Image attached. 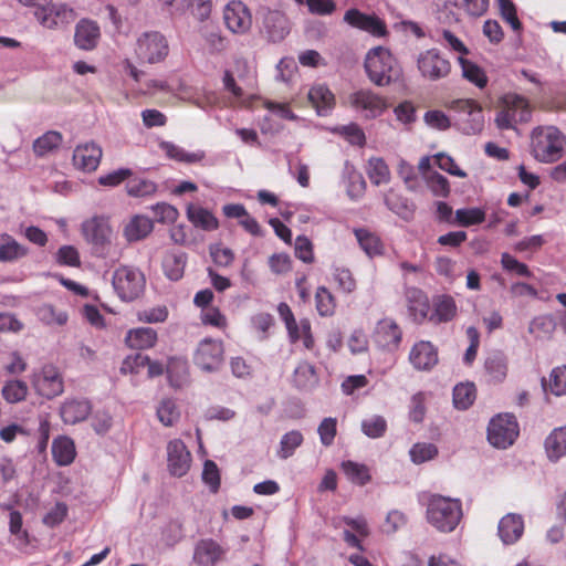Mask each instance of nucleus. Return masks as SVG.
I'll list each match as a JSON object with an SVG mask.
<instances>
[{
    "label": "nucleus",
    "mask_w": 566,
    "mask_h": 566,
    "mask_svg": "<svg viewBox=\"0 0 566 566\" xmlns=\"http://www.w3.org/2000/svg\"><path fill=\"white\" fill-rule=\"evenodd\" d=\"M408 308L413 321L420 323L427 318L430 304L428 296L419 289H411L407 292Z\"/></svg>",
    "instance_id": "obj_29"
},
{
    "label": "nucleus",
    "mask_w": 566,
    "mask_h": 566,
    "mask_svg": "<svg viewBox=\"0 0 566 566\" xmlns=\"http://www.w3.org/2000/svg\"><path fill=\"white\" fill-rule=\"evenodd\" d=\"M485 220V212L481 208L458 209L454 213L455 224L471 227L481 224Z\"/></svg>",
    "instance_id": "obj_48"
},
{
    "label": "nucleus",
    "mask_w": 566,
    "mask_h": 566,
    "mask_svg": "<svg viewBox=\"0 0 566 566\" xmlns=\"http://www.w3.org/2000/svg\"><path fill=\"white\" fill-rule=\"evenodd\" d=\"M449 108L467 116L461 120V129L467 135H475L484 127V116L481 104L472 98L454 99Z\"/></svg>",
    "instance_id": "obj_9"
},
{
    "label": "nucleus",
    "mask_w": 566,
    "mask_h": 566,
    "mask_svg": "<svg viewBox=\"0 0 566 566\" xmlns=\"http://www.w3.org/2000/svg\"><path fill=\"white\" fill-rule=\"evenodd\" d=\"M59 413L65 424L83 422L92 413V403L86 398H67L60 408Z\"/></svg>",
    "instance_id": "obj_18"
},
{
    "label": "nucleus",
    "mask_w": 566,
    "mask_h": 566,
    "mask_svg": "<svg viewBox=\"0 0 566 566\" xmlns=\"http://www.w3.org/2000/svg\"><path fill=\"white\" fill-rule=\"evenodd\" d=\"M315 304L317 313L322 317H328L334 315L336 310V300L327 287H317L315 293Z\"/></svg>",
    "instance_id": "obj_46"
},
{
    "label": "nucleus",
    "mask_w": 566,
    "mask_h": 566,
    "mask_svg": "<svg viewBox=\"0 0 566 566\" xmlns=\"http://www.w3.org/2000/svg\"><path fill=\"white\" fill-rule=\"evenodd\" d=\"M191 464V454L180 439L167 444V465L170 474L181 478L187 474Z\"/></svg>",
    "instance_id": "obj_15"
},
{
    "label": "nucleus",
    "mask_w": 566,
    "mask_h": 566,
    "mask_svg": "<svg viewBox=\"0 0 566 566\" xmlns=\"http://www.w3.org/2000/svg\"><path fill=\"white\" fill-rule=\"evenodd\" d=\"M28 391L29 388L27 382L13 379L4 382L1 389V395L7 402L17 403L27 398Z\"/></svg>",
    "instance_id": "obj_43"
},
{
    "label": "nucleus",
    "mask_w": 566,
    "mask_h": 566,
    "mask_svg": "<svg viewBox=\"0 0 566 566\" xmlns=\"http://www.w3.org/2000/svg\"><path fill=\"white\" fill-rule=\"evenodd\" d=\"M343 21L348 27L366 32L375 38H381L387 34L385 20L378 18L375 13H365L357 8L348 9L344 13Z\"/></svg>",
    "instance_id": "obj_11"
},
{
    "label": "nucleus",
    "mask_w": 566,
    "mask_h": 566,
    "mask_svg": "<svg viewBox=\"0 0 566 566\" xmlns=\"http://www.w3.org/2000/svg\"><path fill=\"white\" fill-rule=\"evenodd\" d=\"M53 459L59 465L71 464L76 455L75 446L71 438L59 437L52 443Z\"/></svg>",
    "instance_id": "obj_32"
},
{
    "label": "nucleus",
    "mask_w": 566,
    "mask_h": 566,
    "mask_svg": "<svg viewBox=\"0 0 566 566\" xmlns=\"http://www.w3.org/2000/svg\"><path fill=\"white\" fill-rule=\"evenodd\" d=\"M484 368L491 380L500 382L507 374V360L502 353H493L485 359Z\"/></svg>",
    "instance_id": "obj_36"
},
{
    "label": "nucleus",
    "mask_w": 566,
    "mask_h": 566,
    "mask_svg": "<svg viewBox=\"0 0 566 566\" xmlns=\"http://www.w3.org/2000/svg\"><path fill=\"white\" fill-rule=\"evenodd\" d=\"M263 29L270 41L280 42L290 33V22L282 11L266 10L263 13Z\"/></svg>",
    "instance_id": "obj_21"
},
{
    "label": "nucleus",
    "mask_w": 566,
    "mask_h": 566,
    "mask_svg": "<svg viewBox=\"0 0 566 566\" xmlns=\"http://www.w3.org/2000/svg\"><path fill=\"white\" fill-rule=\"evenodd\" d=\"M62 134L55 130H49L33 143V151L36 156L43 157L62 144Z\"/></svg>",
    "instance_id": "obj_37"
},
{
    "label": "nucleus",
    "mask_w": 566,
    "mask_h": 566,
    "mask_svg": "<svg viewBox=\"0 0 566 566\" xmlns=\"http://www.w3.org/2000/svg\"><path fill=\"white\" fill-rule=\"evenodd\" d=\"M308 101L319 115H325L335 105L334 94L323 84L312 86L308 92Z\"/></svg>",
    "instance_id": "obj_28"
},
{
    "label": "nucleus",
    "mask_w": 566,
    "mask_h": 566,
    "mask_svg": "<svg viewBox=\"0 0 566 566\" xmlns=\"http://www.w3.org/2000/svg\"><path fill=\"white\" fill-rule=\"evenodd\" d=\"M354 233L359 247L367 255L375 256L382 253L384 245L376 233L370 232L367 229H355Z\"/></svg>",
    "instance_id": "obj_34"
},
{
    "label": "nucleus",
    "mask_w": 566,
    "mask_h": 566,
    "mask_svg": "<svg viewBox=\"0 0 566 566\" xmlns=\"http://www.w3.org/2000/svg\"><path fill=\"white\" fill-rule=\"evenodd\" d=\"M91 426L97 434H105L113 426V418L105 409H98L92 413Z\"/></svg>",
    "instance_id": "obj_60"
},
{
    "label": "nucleus",
    "mask_w": 566,
    "mask_h": 566,
    "mask_svg": "<svg viewBox=\"0 0 566 566\" xmlns=\"http://www.w3.org/2000/svg\"><path fill=\"white\" fill-rule=\"evenodd\" d=\"M101 39V30L95 21L82 19L77 22L74 32V43L83 51L94 50Z\"/></svg>",
    "instance_id": "obj_22"
},
{
    "label": "nucleus",
    "mask_w": 566,
    "mask_h": 566,
    "mask_svg": "<svg viewBox=\"0 0 566 566\" xmlns=\"http://www.w3.org/2000/svg\"><path fill=\"white\" fill-rule=\"evenodd\" d=\"M201 322L205 325H210L219 329H226L228 326L227 317L214 306L201 311Z\"/></svg>",
    "instance_id": "obj_59"
},
{
    "label": "nucleus",
    "mask_w": 566,
    "mask_h": 566,
    "mask_svg": "<svg viewBox=\"0 0 566 566\" xmlns=\"http://www.w3.org/2000/svg\"><path fill=\"white\" fill-rule=\"evenodd\" d=\"M417 66L422 77L429 81H439L451 72V63L437 49L421 52L417 59Z\"/></svg>",
    "instance_id": "obj_10"
},
{
    "label": "nucleus",
    "mask_w": 566,
    "mask_h": 566,
    "mask_svg": "<svg viewBox=\"0 0 566 566\" xmlns=\"http://www.w3.org/2000/svg\"><path fill=\"white\" fill-rule=\"evenodd\" d=\"M133 176V171L129 168H119L108 174L98 177L97 181L103 187H116L129 179Z\"/></svg>",
    "instance_id": "obj_64"
},
{
    "label": "nucleus",
    "mask_w": 566,
    "mask_h": 566,
    "mask_svg": "<svg viewBox=\"0 0 566 566\" xmlns=\"http://www.w3.org/2000/svg\"><path fill=\"white\" fill-rule=\"evenodd\" d=\"M187 217L196 227L205 231H213L219 228V221L214 214L200 206L189 205L187 208Z\"/></svg>",
    "instance_id": "obj_30"
},
{
    "label": "nucleus",
    "mask_w": 566,
    "mask_h": 566,
    "mask_svg": "<svg viewBox=\"0 0 566 566\" xmlns=\"http://www.w3.org/2000/svg\"><path fill=\"white\" fill-rule=\"evenodd\" d=\"M202 480L209 486L212 493L220 489V472L218 465L212 460H207L203 464Z\"/></svg>",
    "instance_id": "obj_61"
},
{
    "label": "nucleus",
    "mask_w": 566,
    "mask_h": 566,
    "mask_svg": "<svg viewBox=\"0 0 566 566\" xmlns=\"http://www.w3.org/2000/svg\"><path fill=\"white\" fill-rule=\"evenodd\" d=\"M459 63L462 69V75L465 80L479 88H484L488 85V76L482 67L463 56L459 57Z\"/></svg>",
    "instance_id": "obj_40"
},
{
    "label": "nucleus",
    "mask_w": 566,
    "mask_h": 566,
    "mask_svg": "<svg viewBox=\"0 0 566 566\" xmlns=\"http://www.w3.org/2000/svg\"><path fill=\"white\" fill-rule=\"evenodd\" d=\"M545 451L553 462L566 455V426L555 428L545 439Z\"/></svg>",
    "instance_id": "obj_27"
},
{
    "label": "nucleus",
    "mask_w": 566,
    "mask_h": 566,
    "mask_svg": "<svg viewBox=\"0 0 566 566\" xmlns=\"http://www.w3.org/2000/svg\"><path fill=\"white\" fill-rule=\"evenodd\" d=\"M226 551L211 538L201 539L195 548L193 558L200 566H214L223 558Z\"/></svg>",
    "instance_id": "obj_24"
},
{
    "label": "nucleus",
    "mask_w": 566,
    "mask_h": 566,
    "mask_svg": "<svg viewBox=\"0 0 566 566\" xmlns=\"http://www.w3.org/2000/svg\"><path fill=\"white\" fill-rule=\"evenodd\" d=\"M499 10L502 19L506 21L514 31L522 29V23L517 17L516 7L512 0H497Z\"/></svg>",
    "instance_id": "obj_55"
},
{
    "label": "nucleus",
    "mask_w": 566,
    "mask_h": 566,
    "mask_svg": "<svg viewBox=\"0 0 566 566\" xmlns=\"http://www.w3.org/2000/svg\"><path fill=\"white\" fill-rule=\"evenodd\" d=\"M135 53L140 62H161L169 53L168 41L160 32H145L137 39Z\"/></svg>",
    "instance_id": "obj_7"
},
{
    "label": "nucleus",
    "mask_w": 566,
    "mask_h": 566,
    "mask_svg": "<svg viewBox=\"0 0 566 566\" xmlns=\"http://www.w3.org/2000/svg\"><path fill=\"white\" fill-rule=\"evenodd\" d=\"M83 235L95 251L103 253L112 241V228L108 220L103 217H94L82 224Z\"/></svg>",
    "instance_id": "obj_13"
},
{
    "label": "nucleus",
    "mask_w": 566,
    "mask_h": 566,
    "mask_svg": "<svg viewBox=\"0 0 566 566\" xmlns=\"http://www.w3.org/2000/svg\"><path fill=\"white\" fill-rule=\"evenodd\" d=\"M335 132L342 135L349 144L355 146H363L366 142L364 130L355 123L339 126Z\"/></svg>",
    "instance_id": "obj_56"
},
{
    "label": "nucleus",
    "mask_w": 566,
    "mask_h": 566,
    "mask_svg": "<svg viewBox=\"0 0 566 566\" xmlns=\"http://www.w3.org/2000/svg\"><path fill=\"white\" fill-rule=\"evenodd\" d=\"M102 148L95 143L77 145L73 151V164L82 171H95L102 159Z\"/></svg>",
    "instance_id": "obj_20"
},
{
    "label": "nucleus",
    "mask_w": 566,
    "mask_h": 566,
    "mask_svg": "<svg viewBox=\"0 0 566 566\" xmlns=\"http://www.w3.org/2000/svg\"><path fill=\"white\" fill-rule=\"evenodd\" d=\"M55 260L64 266L77 268L81 265L80 253L73 245H62L55 254Z\"/></svg>",
    "instance_id": "obj_58"
},
{
    "label": "nucleus",
    "mask_w": 566,
    "mask_h": 566,
    "mask_svg": "<svg viewBox=\"0 0 566 566\" xmlns=\"http://www.w3.org/2000/svg\"><path fill=\"white\" fill-rule=\"evenodd\" d=\"M153 221L144 216H135L125 226L124 235L129 242L139 241L153 231Z\"/></svg>",
    "instance_id": "obj_31"
},
{
    "label": "nucleus",
    "mask_w": 566,
    "mask_h": 566,
    "mask_svg": "<svg viewBox=\"0 0 566 566\" xmlns=\"http://www.w3.org/2000/svg\"><path fill=\"white\" fill-rule=\"evenodd\" d=\"M223 344L221 340L202 339L193 355L195 364L206 371L217 370L223 361Z\"/></svg>",
    "instance_id": "obj_12"
},
{
    "label": "nucleus",
    "mask_w": 566,
    "mask_h": 566,
    "mask_svg": "<svg viewBox=\"0 0 566 566\" xmlns=\"http://www.w3.org/2000/svg\"><path fill=\"white\" fill-rule=\"evenodd\" d=\"M361 430L373 439L382 437L387 430V421L381 416H373L361 422Z\"/></svg>",
    "instance_id": "obj_53"
},
{
    "label": "nucleus",
    "mask_w": 566,
    "mask_h": 566,
    "mask_svg": "<svg viewBox=\"0 0 566 566\" xmlns=\"http://www.w3.org/2000/svg\"><path fill=\"white\" fill-rule=\"evenodd\" d=\"M457 314V305L451 296H441L434 303V311L430 316V321L436 323L449 322Z\"/></svg>",
    "instance_id": "obj_41"
},
{
    "label": "nucleus",
    "mask_w": 566,
    "mask_h": 566,
    "mask_svg": "<svg viewBox=\"0 0 566 566\" xmlns=\"http://www.w3.org/2000/svg\"><path fill=\"white\" fill-rule=\"evenodd\" d=\"M518 434V422L512 413H500L493 417L488 426V440L497 449L511 447Z\"/></svg>",
    "instance_id": "obj_5"
},
{
    "label": "nucleus",
    "mask_w": 566,
    "mask_h": 566,
    "mask_svg": "<svg viewBox=\"0 0 566 566\" xmlns=\"http://www.w3.org/2000/svg\"><path fill=\"white\" fill-rule=\"evenodd\" d=\"M157 416L164 426L169 427L178 420L179 411L171 399H165L160 402L157 409Z\"/></svg>",
    "instance_id": "obj_57"
},
{
    "label": "nucleus",
    "mask_w": 566,
    "mask_h": 566,
    "mask_svg": "<svg viewBox=\"0 0 566 566\" xmlns=\"http://www.w3.org/2000/svg\"><path fill=\"white\" fill-rule=\"evenodd\" d=\"M438 453V449L432 443H416L410 450L411 460L415 463H423L433 459Z\"/></svg>",
    "instance_id": "obj_63"
},
{
    "label": "nucleus",
    "mask_w": 566,
    "mask_h": 566,
    "mask_svg": "<svg viewBox=\"0 0 566 566\" xmlns=\"http://www.w3.org/2000/svg\"><path fill=\"white\" fill-rule=\"evenodd\" d=\"M340 469L347 480L356 485H366L371 480L369 468L366 464L347 460L342 462Z\"/></svg>",
    "instance_id": "obj_33"
},
{
    "label": "nucleus",
    "mask_w": 566,
    "mask_h": 566,
    "mask_svg": "<svg viewBox=\"0 0 566 566\" xmlns=\"http://www.w3.org/2000/svg\"><path fill=\"white\" fill-rule=\"evenodd\" d=\"M158 336L151 327L129 329L125 337L126 345L132 349H148L155 346Z\"/></svg>",
    "instance_id": "obj_26"
},
{
    "label": "nucleus",
    "mask_w": 566,
    "mask_h": 566,
    "mask_svg": "<svg viewBox=\"0 0 566 566\" xmlns=\"http://www.w3.org/2000/svg\"><path fill=\"white\" fill-rule=\"evenodd\" d=\"M409 361L417 370H431L439 361L438 348L428 340H420L412 346Z\"/></svg>",
    "instance_id": "obj_19"
},
{
    "label": "nucleus",
    "mask_w": 566,
    "mask_h": 566,
    "mask_svg": "<svg viewBox=\"0 0 566 566\" xmlns=\"http://www.w3.org/2000/svg\"><path fill=\"white\" fill-rule=\"evenodd\" d=\"M145 283V276L138 269L122 265L114 271V290L125 302L138 298L144 293Z\"/></svg>",
    "instance_id": "obj_4"
},
{
    "label": "nucleus",
    "mask_w": 566,
    "mask_h": 566,
    "mask_svg": "<svg viewBox=\"0 0 566 566\" xmlns=\"http://www.w3.org/2000/svg\"><path fill=\"white\" fill-rule=\"evenodd\" d=\"M368 177L375 185L386 184L389 179V168L381 158H371L368 163Z\"/></svg>",
    "instance_id": "obj_51"
},
{
    "label": "nucleus",
    "mask_w": 566,
    "mask_h": 566,
    "mask_svg": "<svg viewBox=\"0 0 566 566\" xmlns=\"http://www.w3.org/2000/svg\"><path fill=\"white\" fill-rule=\"evenodd\" d=\"M565 145V136L554 126H538L532 130V155L541 163L558 160L563 155Z\"/></svg>",
    "instance_id": "obj_3"
},
{
    "label": "nucleus",
    "mask_w": 566,
    "mask_h": 566,
    "mask_svg": "<svg viewBox=\"0 0 566 566\" xmlns=\"http://www.w3.org/2000/svg\"><path fill=\"white\" fill-rule=\"evenodd\" d=\"M426 515L428 522L439 532H452L462 518L461 501L433 494L428 501Z\"/></svg>",
    "instance_id": "obj_1"
},
{
    "label": "nucleus",
    "mask_w": 566,
    "mask_h": 566,
    "mask_svg": "<svg viewBox=\"0 0 566 566\" xmlns=\"http://www.w3.org/2000/svg\"><path fill=\"white\" fill-rule=\"evenodd\" d=\"M350 105L366 118H375L386 109V101L370 91H358L349 96Z\"/></svg>",
    "instance_id": "obj_17"
},
{
    "label": "nucleus",
    "mask_w": 566,
    "mask_h": 566,
    "mask_svg": "<svg viewBox=\"0 0 566 566\" xmlns=\"http://www.w3.org/2000/svg\"><path fill=\"white\" fill-rule=\"evenodd\" d=\"M476 398V388L473 382L459 384L453 389V403L457 409L467 410Z\"/></svg>",
    "instance_id": "obj_39"
},
{
    "label": "nucleus",
    "mask_w": 566,
    "mask_h": 566,
    "mask_svg": "<svg viewBox=\"0 0 566 566\" xmlns=\"http://www.w3.org/2000/svg\"><path fill=\"white\" fill-rule=\"evenodd\" d=\"M427 186L430 191L436 197L447 198L450 195V184L449 180L437 171H431L428 174Z\"/></svg>",
    "instance_id": "obj_50"
},
{
    "label": "nucleus",
    "mask_w": 566,
    "mask_h": 566,
    "mask_svg": "<svg viewBox=\"0 0 566 566\" xmlns=\"http://www.w3.org/2000/svg\"><path fill=\"white\" fill-rule=\"evenodd\" d=\"M294 380L300 388H308L317 382L315 366L308 361H301L295 371Z\"/></svg>",
    "instance_id": "obj_49"
},
{
    "label": "nucleus",
    "mask_w": 566,
    "mask_h": 566,
    "mask_svg": "<svg viewBox=\"0 0 566 566\" xmlns=\"http://www.w3.org/2000/svg\"><path fill=\"white\" fill-rule=\"evenodd\" d=\"M36 21L44 28L53 30L75 21L77 13L67 3H53L46 0L44 6L33 11Z\"/></svg>",
    "instance_id": "obj_6"
},
{
    "label": "nucleus",
    "mask_w": 566,
    "mask_h": 566,
    "mask_svg": "<svg viewBox=\"0 0 566 566\" xmlns=\"http://www.w3.org/2000/svg\"><path fill=\"white\" fill-rule=\"evenodd\" d=\"M210 256L218 266H230L234 261V253L230 248L223 247L221 243L211 244L209 247Z\"/></svg>",
    "instance_id": "obj_54"
},
{
    "label": "nucleus",
    "mask_w": 566,
    "mask_h": 566,
    "mask_svg": "<svg viewBox=\"0 0 566 566\" xmlns=\"http://www.w3.org/2000/svg\"><path fill=\"white\" fill-rule=\"evenodd\" d=\"M0 244V262H12L28 254V249L9 234H2Z\"/></svg>",
    "instance_id": "obj_35"
},
{
    "label": "nucleus",
    "mask_w": 566,
    "mask_h": 566,
    "mask_svg": "<svg viewBox=\"0 0 566 566\" xmlns=\"http://www.w3.org/2000/svg\"><path fill=\"white\" fill-rule=\"evenodd\" d=\"M524 532V521L521 515L509 513L503 516L497 526V534L501 541L506 544L517 542Z\"/></svg>",
    "instance_id": "obj_25"
},
{
    "label": "nucleus",
    "mask_w": 566,
    "mask_h": 566,
    "mask_svg": "<svg viewBox=\"0 0 566 566\" xmlns=\"http://www.w3.org/2000/svg\"><path fill=\"white\" fill-rule=\"evenodd\" d=\"M424 123L433 129L447 130L451 127L450 118L439 109H431L423 115Z\"/></svg>",
    "instance_id": "obj_62"
},
{
    "label": "nucleus",
    "mask_w": 566,
    "mask_h": 566,
    "mask_svg": "<svg viewBox=\"0 0 566 566\" xmlns=\"http://www.w3.org/2000/svg\"><path fill=\"white\" fill-rule=\"evenodd\" d=\"M223 19L227 28L233 33H245L252 24L251 13L241 1L229 2L224 9Z\"/></svg>",
    "instance_id": "obj_16"
},
{
    "label": "nucleus",
    "mask_w": 566,
    "mask_h": 566,
    "mask_svg": "<svg viewBox=\"0 0 566 566\" xmlns=\"http://www.w3.org/2000/svg\"><path fill=\"white\" fill-rule=\"evenodd\" d=\"M39 319L46 325L63 326L67 322V313L52 304H43L38 308Z\"/></svg>",
    "instance_id": "obj_42"
},
{
    "label": "nucleus",
    "mask_w": 566,
    "mask_h": 566,
    "mask_svg": "<svg viewBox=\"0 0 566 566\" xmlns=\"http://www.w3.org/2000/svg\"><path fill=\"white\" fill-rule=\"evenodd\" d=\"M185 265L186 255L184 253H168L163 261L165 274L172 281L182 277Z\"/></svg>",
    "instance_id": "obj_44"
},
{
    "label": "nucleus",
    "mask_w": 566,
    "mask_h": 566,
    "mask_svg": "<svg viewBox=\"0 0 566 566\" xmlns=\"http://www.w3.org/2000/svg\"><path fill=\"white\" fill-rule=\"evenodd\" d=\"M126 191L128 196L142 198L153 196L157 191V185L145 178H129L126 184Z\"/></svg>",
    "instance_id": "obj_47"
},
{
    "label": "nucleus",
    "mask_w": 566,
    "mask_h": 566,
    "mask_svg": "<svg viewBox=\"0 0 566 566\" xmlns=\"http://www.w3.org/2000/svg\"><path fill=\"white\" fill-rule=\"evenodd\" d=\"M542 386L546 392L555 396L566 395V366L555 367L549 374L548 381L542 379Z\"/></svg>",
    "instance_id": "obj_38"
},
{
    "label": "nucleus",
    "mask_w": 566,
    "mask_h": 566,
    "mask_svg": "<svg viewBox=\"0 0 566 566\" xmlns=\"http://www.w3.org/2000/svg\"><path fill=\"white\" fill-rule=\"evenodd\" d=\"M556 324L552 316L542 315L535 317L530 324V333L536 337H549L555 331Z\"/></svg>",
    "instance_id": "obj_52"
},
{
    "label": "nucleus",
    "mask_w": 566,
    "mask_h": 566,
    "mask_svg": "<svg viewBox=\"0 0 566 566\" xmlns=\"http://www.w3.org/2000/svg\"><path fill=\"white\" fill-rule=\"evenodd\" d=\"M344 523L350 530H344L343 539L344 542L350 546L355 547L360 552H364L365 548L361 544V541L369 536V527L367 521L364 517H343Z\"/></svg>",
    "instance_id": "obj_23"
},
{
    "label": "nucleus",
    "mask_w": 566,
    "mask_h": 566,
    "mask_svg": "<svg viewBox=\"0 0 566 566\" xmlns=\"http://www.w3.org/2000/svg\"><path fill=\"white\" fill-rule=\"evenodd\" d=\"M532 112L531 103L526 97L509 92L497 99L495 124L500 129H515L518 124L531 120Z\"/></svg>",
    "instance_id": "obj_2"
},
{
    "label": "nucleus",
    "mask_w": 566,
    "mask_h": 566,
    "mask_svg": "<svg viewBox=\"0 0 566 566\" xmlns=\"http://www.w3.org/2000/svg\"><path fill=\"white\" fill-rule=\"evenodd\" d=\"M303 434L298 430H292L286 432L280 441L277 450V457L282 460H286L292 457L295 450L303 443Z\"/></svg>",
    "instance_id": "obj_45"
},
{
    "label": "nucleus",
    "mask_w": 566,
    "mask_h": 566,
    "mask_svg": "<svg viewBox=\"0 0 566 566\" xmlns=\"http://www.w3.org/2000/svg\"><path fill=\"white\" fill-rule=\"evenodd\" d=\"M389 50L382 46L371 49L365 60L368 77L376 85L389 84Z\"/></svg>",
    "instance_id": "obj_14"
},
{
    "label": "nucleus",
    "mask_w": 566,
    "mask_h": 566,
    "mask_svg": "<svg viewBox=\"0 0 566 566\" xmlns=\"http://www.w3.org/2000/svg\"><path fill=\"white\" fill-rule=\"evenodd\" d=\"M32 385L35 392L46 399L61 396L64 391V380L57 367L44 365L33 374Z\"/></svg>",
    "instance_id": "obj_8"
}]
</instances>
